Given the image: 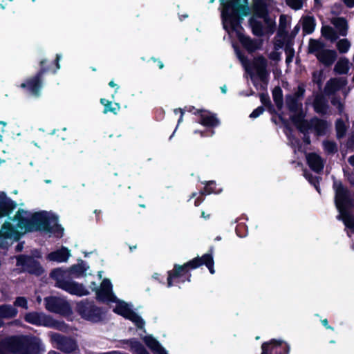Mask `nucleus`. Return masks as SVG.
Returning a JSON list of instances; mask_svg holds the SVG:
<instances>
[{
  "instance_id": "47",
  "label": "nucleus",
  "mask_w": 354,
  "mask_h": 354,
  "mask_svg": "<svg viewBox=\"0 0 354 354\" xmlns=\"http://www.w3.org/2000/svg\"><path fill=\"white\" fill-rule=\"evenodd\" d=\"M17 314L15 308L10 306H0V317L3 318H10L15 317Z\"/></svg>"
},
{
  "instance_id": "16",
  "label": "nucleus",
  "mask_w": 354,
  "mask_h": 354,
  "mask_svg": "<svg viewBox=\"0 0 354 354\" xmlns=\"http://www.w3.org/2000/svg\"><path fill=\"white\" fill-rule=\"evenodd\" d=\"M45 346L41 339L31 335H24V354H44Z\"/></svg>"
},
{
  "instance_id": "50",
  "label": "nucleus",
  "mask_w": 354,
  "mask_h": 354,
  "mask_svg": "<svg viewBox=\"0 0 354 354\" xmlns=\"http://www.w3.org/2000/svg\"><path fill=\"white\" fill-rule=\"evenodd\" d=\"M324 149L328 154H335L337 152V145L335 142L331 140H324L323 142Z\"/></svg>"
},
{
  "instance_id": "14",
  "label": "nucleus",
  "mask_w": 354,
  "mask_h": 354,
  "mask_svg": "<svg viewBox=\"0 0 354 354\" xmlns=\"http://www.w3.org/2000/svg\"><path fill=\"white\" fill-rule=\"evenodd\" d=\"M19 211L17 212V215L13 218H9L1 227L0 233L6 238L18 240L20 238L19 230L22 229V221L18 218Z\"/></svg>"
},
{
  "instance_id": "49",
  "label": "nucleus",
  "mask_w": 354,
  "mask_h": 354,
  "mask_svg": "<svg viewBox=\"0 0 354 354\" xmlns=\"http://www.w3.org/2000/svg\"><path fill=\"white\" fill-rule=\"evenodd\" d=\"M283 19H284V15H281L279 17V25L277 32V36L279 37H282L284 39H291L290 37H289L288 31L286 30V25H283Z\"/></svg>"
},
{
  "instance_id": "58",
  "label": "nucleus",
  "mask_w": 354,
  "mask_h": 354,
  "mask_svg": "<svg viewBox=\"0 0 354 354\" xmlns=\"http://www.w3.org/2000/svg\"><path fill=\"white\" fill-rule=\"evenodd\" d=\"M264 111H265V108L263 107V106H259L253 110V111L250 115V118H252V119L257 118L259 115L263 114V113Z\"/></svg>"
},
{
  "instance_id": "60",
  "label": "nucleus",
  "mask_w": 354,
  "mask_h": 354,
  "mask_svg": "<svg viewBox=\"0 0 354 354\" xmlns=\"http://www.w3.org/2000/svg\"><path fill=\"white\" fill-rule=\"evenodd\" d=\"M269 58L273 61H280L281 60V53L277 52L276 50L271 52L269 54Z\"/></svg>"
},
{
  "instance_id": "33",
  "label": "nucleus",
  "mask_w": 354,
  "mask_h": 354,
  "mask_svg": "<svg viewBox=\"0 0 354 354\" xmlns=\"http://www.w3.org/2000/svg\"><path fill=\"white\" fill-rule=\"evenodd\" d=\"M316 22L313 16H306L303 19L302 30L304 34H312L315 28Z\"/></svg>"
},
{
  "instance_id": "11",
  "label": "nucleus",
  "mask_w": 354,
  "mask_h": 354,
  "mask_svg": "<svg viewBox=\"0 0 354 354\" xmlns=\"http://www.w3.org/2000/svg\"><path fill=\"white\" fill-rule=\"evenodd\" d=\"M252 9L254 15L261 19H263L266 24H268V32L272 34L276 28L274 21L269 17V12L266 0H252Z\"/></svg>"
},
{
  "instance_id": "59",
  "label": "nucleus",
  "mask_w": 354,
  "mask_h": 354,
  "mask_svg": "<svg viewBox=\"0 0 354 354\" xmlns=\"http://www.w3.org/2000/svg\"><path fill=\"white\" fill-rule=\"evenodd\" d=\"M195 133H200L201 137H211L215 133V131L212 129H209L205 131H195Z\"/></svg>"
},
{
  "instance_id": "63",
  "label": "nucleus",
  "mask_w": 354,
  "mask_h": 354,
  "mask_svg": "<svg viewBox=\"0 0 354 354\" xmlns=\"http://www.w3.org/2000/svg\"><path fill=\"white\" fill-rule=\"evenodd\" d=\"M30 254H31V255H29V256L30 257H33L34 259H35V258L36 259H41L42 258L41 252L38 249H34V250H31Z\"/></svg>"
},
{
  "instance_id": "61",
  "label": "nucleus",
  "mask_w": 354,
  "mask_h": 354,
  "mask_svg": "<svg viewBox=\"0 0 354 354\" xmlns=\"http://www.w3.org/2000/svg\"><path fill=\"white\" fill-rule=\"evenodd\" d=\"M287 39H278L274 45V50H277L280 48H282L286 44Z\"/></svg>"
},
{
  "instance_id": "21",
  "label": "nucleus",
  "mask_w": 354,
  "mask_h": 354,
  "mask_svg": "<svg viewBox=\"0 0 354 354\" xmlns=\"http://www.w3.org/2000/svg\"><path fill=\"white\" fill-rule=\"evenodd\" d=\"M306 163L310 169L315 173L320 174L324 167L323 158L315 152H310L306 155Z\"/></svg>"
},
{
  "instance_id": "52",
  "label": "nucleus",
  "mask_w": 354,
  "mask_h": 354,
  "mask_svg": "<svg viewBox=\"0 0 354 354\" xmlns=\"http://www.w3.org/2000/svg\"><path fill=\"white\" fill-rule=\"evenodd\" d=\"M339 90V86L337 84H333V82L332 81V78L327 82L325 86V91L328 94L334 93L335 91Z\"/></svg>"
},
{
  "instance_id": "13",
  "label": "nucleus",
  "mask_w": 354,
  "mask_h": 354,
  "mask_svg": "<svg viewBox=\"0 0 354 354\" xmlns=\"http://www.w3.org/2000/svg\"><path fill=\"white\" fill-rule=\"evenodd\" d=\"M50 339L53 343L56 344L55 347L58 350L65 353H71L77 348L76 341L71 337L53 333L50 335Z\"/></svg>"
},
{
  "instance_id": "57",
  "label": "nucleus",
  "mask_w": 354,
  "mask_h": 354,
  "mask_svg": "<svg viewBox=\"0 0 354 354\" xmlns=\"http://www.w3.org/2000/svg\"><path fill=\"white\" fill-rule=\"evenodd\" d=\"M313 81L319 87H321L322 85V73L319 72V73H317V72H313Z\"/></svg>"
},
{
  "instance_id": "43",
  "label": "nucleus",
  "mask_w": 354,
  "mask_h": 354,
  "mask_svg": "<svg viewBox=\"0 0 354 354\" xmlns=\"http://www.w3.org/2000/svg\"><path fill=\"white\" fill-rule=\"evenodd\" d=\"M304 176L306 178V179L309 182V183L312 185L319 193H320L319 184L322 178L319 176H313L311 173L307 171H304Z\"/></svg>"
},
{
  "instance_id": "12",
  "label": "nucleus",
  "mask_w": 354,
  "mask_h": 354,
  "mask_svg": "<svg viewBox=\"0 0 354 354\" xmlns=\"http://www.w3.org/2000/svg\"><path fill=\"white\" fill-rule=\"evenodd\" d=\"M252 65L261 82L260 89L266 91L270 77V72L267 70V59L263 55H259L254 58Z\"/></svg>"
},
{
  "instance_id": "53",
  "label": "nucleus",
  "mask_w": 354,
  "mask_h": 354,
  "mask_svg": "<svg viewBox=\"0 0 354 354\" xmlns=\"http://www.w3.org/2000/svg\"><path fill=\"white\" fill-rule=\"evenodd\" d=\"M305 91V86L301 84L298 85L297 90L291 95L300 101L304 97Z\"/></svg>"
},
{
  "instance_id": "45",
  "label": "nucleus",
  "mask_w": 354,
  "mask_h": 354,
  "mask_svg": "<svg viewBox=\"0 0 354 354\" xmlns=\"http://www.w3.org/2000/svg\"><path fill=\"white\" fill-rule=\"evenodd\" d=\"M335 131L338 139H341L346 136L347 128L342 118L337 119L335 121Z\"/></svg>"
},
{
  "instance_id": "19",
  "label": "nucleus",
  "mask_w": 354,
  "mask_h": 354,
  "mask_svg": "<svg viewBox=\"0 0 354 354\" xmlns=\"http://www.w3.org/2000/svg\"><path fill=\"white\" fill-rule=\"evenodd\" d=\"M25 271L36 277H40L44 273L45 270L37 260L24 254V272Z\"/></svg>"
},
{
  "instance_id": "20",
  "label": "nucleus",
  "mask_w": 354,
  "mask_h": 354,
  "mask_svg": "<svg viewBox=\"0 0 354 354\" xmlns=\"http://www.w3.org/2000/svg\"><path fill=\"white\" fill-rule=\"evenodd\" d=\"M59 288L66 291L73 295L79 297L86 296L89 292L84 288L83 284L73 281H66L60 282Z\"/></svg>"
},
{
  "instance_id": "35",
  "label": "nucleus",
  "mask_w": 354,
  "mask_h": 354,
  "mask_svg": "<svg viewBox=\"0 0 354 354\" xmlns=\"http://www.w3.org/2000/svg\"><path fill=\"white\" fill-rule=\"evenodd\" d=\"M15 207L16 203L9 198L0 201V217L8 215Z\"/></svg>"
},
{
  "instance_id": "38",
  "label": "nucleus",
  "mask_w": 354,
  "mask_h": 354,
  "mask_svg": "<svg viewBox=\"0 0 354 354\" xmlns=\"http://www.w3.org/2000/svg\"><path fill=\"white\" fill-rule=\"evenodd\" d=\"M321 33L322 37L332 42L335 41L338 39L337 32L330 26H322Z\"/></svg>"
},
{
  "instance_id": "28",
  "label": "nucleus",
  "mask_w": 354,
  "mask_h": 354,
  "mask_svg": "<svg viewBox=\"0 0 354 354\" xmlns=\"http://www.w3.org/2000/svg\"><path fill=\"white\" fill-rule=\"evenodd\" d=\"M286 104L288 111L291 113H294V114L302 110V103L291 94L286 95Z\"/></svg>"
},
{
  "instance_id": "62",
  "label": "nucleus",
  "mask_w": 354,
  "mask_h": 354,
  "mask_svg": "<svg viewBox=\"0 0 354 354\" xmlns=\"http://www.w3.org/2000/svg\"><path fill=\"white\" fill-rule=\"evenodd\" d=\"M332 81L333 82V84H337L339 86V89L346 84V80L343 78H332Z\"/></svg>"
},
{
  "instance_id": "34",
  "label": "nucleus",
  "mask_w": 354,
  "mask_h": 354,
  "mask_svg": "<svg viewBox=\"0 0 354 354\" xmlns=\"http://www.w3.org/2000/svg\"><path fill=\"white\" fill-rule=\"evenodd\" d=\"M349 71V61L346 57L340 58L334 67V71L339 75H346Z\"/></svg>"
},
{
  "instance_id": "40",
  "label": "nucleus",
  "mask_w": 354,
  "mask_h": 354,
  "mask_svg": "<svg viewBox=\"0 0 354 354\" xmlns=\"http://www.w3.org/2000/svg\"><path fill=\"white\" fill-rule=\"evenodd\" d=\"M272 98L277 108L281 110L283 105V91L280 86H277L272 90Z\"/></svg>"
},
{
  "instance_id": "22",
  "label": "nucleus",
  "mask_w": 354,
  "mask_h": 354,
  "mask_svg": "<svg viewBox=\"0 0 354 354\" xmlns=\"http://www.w3.org/2000/svg\"><path fill=\"white\" fill-rule=\"evenodd\" d=\"M317 59L325 66H330L336 60L337 54L335 50L324 49L316 55Z\"/></svg>"
},
{
  "instance_id": "39",
  "label": "nucleus",
  "mask_w": 354,
  "mask_h": 354,
  "mask_svg": "<svg viewBox=\"0 0 354 354\" xmlns=\"http://www.w3.org/2000/svg\"><path fill=\"white\" fill-rule=\"evenodd\" d=\"M222 191L221 189L216 187V183L214 180H209L205 183L203 189L200 192L203 196L211 194H219Z\"/></svg>"
},
{
  "instance_id": "18",
  "label": "nucleus",
  "mask_w": 354,
  "mask_h": 354,
  "mask_svg": "<svg viewBox=\"0 0 354 354\" xmlns=\"http://www.w3.org/2000/svg\"><path fill=\"white\" fill-rule=\"evenodd\" d=\"M306 113L301 110L296 114L290 115V119L297 129L301 133H308L309 130L312 129L311 120L310 121L305 119Z\"/></svg>"
},
{
  "instance_id": "24",
  "label": "nucleus",
  "mask_w": 354,
  "mask_h": 354,
  "mask_svg": "<svg viewBox=\"0 0 354 354\" xmlns=\"http://www.w3.org/2000/svg\"><path fill=\"white\" fill-rule=\"evenodd\" d=\"M61 59V55L59 54L56 55L55 59L53 62H48L46 59H43L39 62V69L42 68L46 69L44 72V75L46 73H51L53 74H55L57 71L60 68L59 60Z\"/></svg>"
},
{
  "instance_id": "32",
  "label": "nucleus",
  "mask_w": 354,
  "mask_h": 354,
  "mask_svg": "<svg viewBox=\"0 0 354 354\" xmlns=\"http://www.w3.org/2000/svg\"><path fill=\"white\" fill-rule=\"evenodd\" d=\"M100 102V104L104 106V110L102 111L104 114L111 112L114 115H116L120 109L119 103L115 102L113 104L112 102L105 98H101Z\"/></svg>"
},
{
  "instance_id": "44",
  "label": "nucleus",
  "mask_w": 354,
  "mask_h": 354,
  "mask_svg": "<svg viewBox=\"0 0 354 354\" xmlns=\"http://www.w3.org/2000/svg\"><path fill=\"white\" fill-rule=\"evenodd\" d=\"M65 272L61 268H55L51 270L50 277L56 281V286L59 288L61 281H66L64 278Z\"/></svg>"
},
{
  "instance_id": "27",
  "label": "nucleus",
  "mask_w": 354,
  "mask_h": 354,
  "mask_svg": "<svg viewBox=\"0 0 354 354\" xmlns=\"http://www.w3.org/2000/svg\"><path fill=\"white\" fill-rule=\"evenodd\" d=\"M312 129H314L318 136H322L326 134L330 126L329 123L324 119H320L316 116L311 118Z\"/></svg>"
},
{
  "instance_id": "41",
  "label": "nucleus",
  "mask_w": 354,
  "mask_h": 354,
  "mask_svg": "<svg viewBox=\"0 0 354 354\" xmlns=\"http://www.w3.org/2000/svg\"><path fill=\"white\" fill-rule=\"evenodd\" d=\"M267 108V110L268 111L272 114V115H278V118L279 119V120L283 123V124L284 125V127L286 130H288V131L290 132H292V127L290 126V124H289V122L288 120H286V118H284L282 115V114H280V113H278L274 106V105L271 103L269 105H268L267 106H266Z\"/></svg>"
},
{
  "instance_id": "3",
  "label": "nucleus",
  "mask_w": 354,
  "mask_h": 354,
  "mask_svg": "<svg viewBox=\"0 0 354 354\" xmlns=\"http://www.w3.org/2000/svg\"><path fill=\"white\" fill-rule=\"evenodd\" d=\"M335 204L338 212L344 218L345 225L354 231V217L350 210L354 208V199L348 187L343 185L341 181H335Z\"/></svg>"
},
{
  "instance_id": "30",
  "label": "nucleus",
  "mask_w": 354,
  "mask_h": 354,
  "mask_svg": "<svg viewBox=\"0 0 354 354\" xmlns=\"http://www.w3.org/2000/svg\"><path fill=\"white\" fill-rule=\"evenodd\" d=\"M332 24L334 25L335 28L337 30L338 33L341 36H346L348 32V21L344 17H337L332 20Z\"/></svg>"
},
{
  "instance_id": "42",
  "label": "nucleus",
  "mask_w": 354,
  "mask_h": 354,
  "mask_svg": "<svg viewBox=\"0 0 354 354\" xmlns=\"http://www.w3.org/2000/svg\"><path fill=\"white\" fill-rule=\"evenodd\" d=\"M293 41L290 39L286 40V44L284 48V51L286 55V62L290 64L292 62L295 56V49L293 48Z\"/></svg>"
},
{
  "instance_id": "10",
  "label": "nucleus",
  "mask_w": 354,
  "mask_h": 354,
  "mask_svg": "<svg viewBox=\"0 0 354 354\" xmlns=\"http://www.w3.org/2000/svg\"><path fill=\"white\" fill-rule=\"evenodd\" d=\"M261 354H289L290 346L282 339H271L261 344Z\"/></svg>"
},
{
  "instance_id": "1",
  "label": "nucleus",
  "mask_w": 354,
  "mask_h": 354,
  "mask_svg": "<svg viewBox=\"0 0 354 354\" xmlns=\"http://www.w3.org/2000/svg\"><path fill=\"white\" fill-rule=\"evenodd\" d=\"M24 234L26 232H40L61 239L64 236V229L59 223L57 215L47 211H39L30 213L24 209Z\"/></svg>"
},
{
  "instance_id": "46",
  "label": "nucleus",
  "mask_w": 354,
  "mask_h": 354,
  "mask_svg": "<svg viewBox=\"0 0 354 354\" xmlns=\"http://www.w3.org/2000/svg\"><path fill=\"white\" fill-rule=\"evenodd\" d=\"M325 44L324 42L320 41L319 40L310 39L309 41V53H319L321 52V50H323L324 49Z\"/></svg>"
},
{
  "instance_id": "17",
  "label": "nucleus",
  "mask_w": 354,
  "mask_h": 354,
  "mask_svg": "<svg viewBox=\"0 0 354 354\" xmlns=\"http://www.w3.org/2000/svg\"><path fill=\"white\" fill-rule=\"evenodd\" d=\"M194 114L198 116V123L207 128L214 129L221 124V121L217 118L216 113L208 110H196Z\"/></svg>"
},
{
  "instance_id": "55",
  "label": "nucleus",
  "mask_w": 354,
  "mask_h": 354,
  "mask_svg": "<svg viewBox=\"0 0 354 354\" xmlns=\"http://www.w3.org/2000/svg\"><path fill=\"white\" fill-rule=\"evenodd\" d=\"M287 5L294 10H299L302 8L303 2L301 0H286Z\"/></svg>"
},
{
  "instance_id": "25",
  "label": "nucleus",
  "mask_w": 354,
  "mask_h": 354,
  "mask_svg": "<svg viewBox=\"0 0 354 354\" xmlns=\"http://www.w3.org/2000/svg\"><path fill=\"white\" fill-rule=\"evenodd\" d=\"M70 251L66 247H62L60 249L48 253L46 259L50 261L66 262L70 257Z\"/></svg>"
},
{
  "instance_id": "48",
  "label": "nucleus",
  "mask_w": 354,
  "mask_h": 354,
  "mask_svg": "<svg viewBox=\"0 0 354 354\" xmlns=\"http://www.w3.org/2000/svg\"><path fill=\"white\" fill-rule=\"evenodd\" d=\"M126 342L130 346L131 350L136 354H138L145 348L142 343L136 338L127 339Z\"/></svg>"
},
{
  "instance_id": "9",
  "label": "nucleus",
  "mask_w": 354,
  "mask_h": 354,
  "mask_svg": "<svg viewBox=\"0 0 354 354\" xmlns=\"http://www.w3.org/2000/svg\"><path fill=\"white\" fill-rule=\"evenodd\" d=\"M44 305L48 312L62 316H68L73 313L70 304L66 299L59 297L48 296L45 297Z\"/></svg>"
},
{
  "instance_id": "5",
  "label": "nucleus",
  "mask_w": 354,
  "mask_h": 354,
  "mask_svg": "<svg viewBox=\"0 0 354 354\" xmlns=\"http://www.w3.org/2000/svg\"><path fill=\"white\" fill-rule=\"evenodd\" d=\"M75 311L83 319L93 324L104 322L107 313L105 308L97 306L94 301L88 299L77 302Z\"/></svg>"
},
{
  "instance_id": "23",
  "label": "nucleus",
  "mask_w": 354,
  "mask_h": 354,
  "mask_svg": "<svg viewBox=\"0 0 354 354\" xmlns=\"http://www.w3.org/2000/svg\"><path fill=\"white\" fill-rule=\"evenodd\" d=\"M48 315L39 312L28 313L24 317V320L33 325L46 327L45 322H47Z\"/></svg>"
},
{
  "instance_id": "26",
  "label": "nucleus",
  "mask_w": 354,
  "mask_h": 354,
  "mask_svg": "<svg viewBox=\"0 0 354 354\" xmlns=\"http://www.w3.org/2000/svg\"><path fill=\"white\" fill-rule=\"evenodd\" d=\"M142 339L153 354H167L166 350L152 335H146Z\"/></svg>"
},
{
  "instance_id": "29",
  "label": "nucleus",
  "mask_w": 354,
  "mask_h": 354,
  "mask_svg": "<svg viewBox=\"0 0 354 354\" xmlns=\"http://www.w3.org/2000/svg\"><path fill=\"white\" fill-rule=\"evenodd\" d=\"M313 108L316 113L325 115L327 112L328 105L326 100L323 95H317L314 100Z\"/></svg>"
},
{
  "instance_id": "7",
  "label": "nucleus",
  "mask_w": 354,
  "mask_h": 354,
  "mask_svg": "<svg viewBox=\"0 0 354 354\" xmlns=\"http://www.w3.org/2000/svg\"><path fill=\"white\" fill-rule=\"evenodd\" d=\"M116 305L113 309V312L124 318L129 319L133 322L138 328H142L145 325V321L138 315L133 309L131 306L123 300L116 298Z\"/></svg>"
},
{
  "instance_id": "64",
  "label": "nucleus",
  "mask_w": 354,
  "mask_h": 354,
  "mask_svg": "<svg viewBox=\"0 0 354 354\" xmlns=\"http://www.w3.org/2000/svg\"><path fill=\"white\" fill-rule=\"evenodd\" d=\"M343 1L348 8H352L354 7V0H343Z\"/></svg>"
},
{
  "instance_id": "6",
  "label": "nucleus",
  "mask_w": 354,
  "mask_h": 354,
  "mask_svg": "<svg viewBox=\"0 0 354 354\" xmlns=\"http://www.w3.org/2000/svg\"><path fill=\"white\" fill-rule=\"evenodd\" d=\"M224 30L228 33H235L236 37L242 46L249 53H254L261 48V42L252 39L250 36L243 34L244 28L241 24V26H234L233 28L230 22L222 21Z\"/></svg>"
},
{
  "instance_id": "15",
  "label": "nucleus",
  "mask_w": 354,
  "mask_h": 354,
  "mask_svg": "<svg viewBox=\"0 0 354 354\" xmlns=\"http://www.w3.org/2000/svg\"><path fill=\"white\" fill-rule=\"evenodd\" d=\"M95 292L96 299L101 303H109L116 301L117 297L113 292V285L109 279H104L100 288H93Z\"/></svg>"
},
{
  "instance_id": "51",
  "label": "nucleus",
  "mask_w": 354,
  "mask_h": 354,
  "mask_svg": "<svg viewBox=\"0 0 354 354\" xmlns=\"http://www.w3.org/2000/svg\"><path fill=\"white\" fill-rule=\"evenodd\" d=\"M351 43L347 39H340L337 43V48L340 53H346L348 51Z\"/></svg>"
},
{
  "instance_id": "2",
  "label": "nucleus",
  "mask_w": 354,
  "mask_h": 354,
  "mask_svg": "<svg viewBox=\"0 0 354 354\" xmlns=\"http://www.w3.org/2000/svg\"><path fill=\"white\" fill-rule=\"evenodd\" d=\"M203 265L207 268L211 274H214V261L212 250L210 253L204 254L201 257H195L183 265L175 263L173 270L167 272V287H172L178 283L190 282L192 277L190 270L196 269Z\"/></svg>"
},
{
  "instance_id": "31",
  "label": "nucleus",
  "mask_w": 354,
  "mask_h": 354,
  "mask_svg": "<svg viewBox=\"0 0 354 354\" xmlns=\"http://www.w3.org/2000/svg\"><path fill=\"white\" fill-rule=\"evenodd\" d=\"M88 267H86L84 261L80 260L77 264L71 266L68 269V272L71 275L75 277H80L85 274Z\"/></svg>"
},
{
  "instance_id": "8",
  "label": "nucleus",
  "mask_w": 354,
  "mask_h": 354,
  "mask_svg": "<svg viewBox=\"0 0 354 354\" xmlns=\"http://www.w3.org/2000/svg\"><path fill=\"white\" fill-rule=\"evenodd\" d=\"M46 69L42 68L24 81V90L31 97L39 98L41 95L44 87V72Z\"/></svg>"
},
{
  "instance_id": "54",
  "label": "nucleus",
  "mask_w": 354,
  "mask_h": 354,
  "mask_svg": "<svg viewBox=\"0 0 354 354\" xmlns=\"http://www.w3.org/2000/svg\"><path fill=\"white\" fill-rule=\"evenodd\" d=\"M235 231L238 236L243 238L247 235L248 230L244 224H239L236 225Z\"/></svg>"
},
{
  "instance_id": "36",
  "label": "nucleus",
  "mask_w": 354,
  "mask_h": 354,
  "mask_svg": "<svg viewBox=\"0 0 354 354\" xmlns=\"http://www.w3.org/2000/svg\"><path fill=\"white\" fill-rule=\"evenodd\" d=\"M249 24L254 35L257 37H262L264 35L263 26L260 21L251 17L249 19Z\"/></svg>"
},
{
  "instance_id": "56",
  "label": "nucleus",
  "mask_w": 354,
  "mask_h": 354,
  "mask_svg": "<svg viewBox=\"0 0 354 354\" xmlns=\"http://www.w3.org/2000/svg\"><path fill=\"white\" fill-rule=\"evenodd\" d=\"M259 97L263 107L272 103L268 93H259Z\"/></svg>"
},
{
  "instance_id": "37",
  "label": "nucleus",
  "mask_w": 354,
  "mask_h": 354,
  "mask_svg": "<svg viewBox=\"0 0 354 354\" xmlns=\"http://www.w3.org/2000/svg\"><path fill=\"white\" fill-rule=\"evenodd\" d=\"M46 327L55 328L61 331L66 330L68 325L64 321H59L53 319L51 316L48 315L47 322H45Z\"/></svg>"
},
{
  "instance_id": "4",
  "label": "nucleus",
  "mask_w": 354,
  "mask_h": 354,
  "mask_svg": "<svg viewBox=\"0 0 354 354\" xmlns=\"http://www.w3.org/2000/svg\"><path fill=\"white\" fill-rule=\"evenodd\" d=\"M249 0H220L222 6V21L230 22L233 28L243 22V17L250 14Z\"/></svg>"
}]
</instances>
